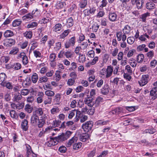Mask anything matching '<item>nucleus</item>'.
<instances>
[{
	"label": "nucleus",
	"mask_w": 157,
	"mask_h": 157,
	"mask_svg": "<svg viewBox=\"0 0 157 157\" xmlns=\"http://www.w3.org/2000/svg\"><path fill=\"white\" fill-rule=\"evenodd\" d=\"M72 132L67 131L65 133H62L60 135L56 137L58 142H62L67 139L71 135Z\"/></svg>",
	"instance_id": "obj_1"
},
{
	"label": "nucleus",
	"mask_w": 157,
	"mask_h": 157,
	"mask_svg": "<svg viewBox=\"0 0 157 157\" xmlns=\"http://www.w3.org/2000/svg\"><path fill=\"white\" fill-rule=\"evenodd\" d=\"M93 126L92 121H88L82 124V128L85 132H88L91 129Z\"/></svg>",
	"instance_id": "obj_2"
},
{
	"label": "nucleus",
	"mask_w": 157,
	"mask_h": 157,
	"mask_svg": "<svg viewBox=\"0 0 157 157\" xmlns=\"http://www.w3.org/2000/svg\"><path fill=\"white\" fill-rule=\"evenodd\" d=\"M157 98V86L153 88L150 91L149 98L154 100Z\"/></svg>",
	"instance_id": "obj_3"
},
{
	"label": "nucleus",
	"mask_w": 157,
	"mask_h": 157,
	"mask_svg": "<svg viewBox=\"0 0 157 157\" xmlns=\"http://www.w3.org/2000/svg\"><path fill=\"white\" fill-rule=\"evenodd\" d=\"M15 41L12 39H7L3 41V45L6 47H11L15 44Z\"/></svg>",
	"instance_id": "obj_4"
},
{
	"label": "nucleus",
	"mask_w": 157,
	"mask_h": 157,
	"mask_svg": "<svg viewBox=\"0 0 157 157\" xmlns=\"http://www.w3.org/2000/svg\"><path fill=\"white\" fill-rule=\"evenodd\" d=\"M93 98L90 97L89 96L87 95L84 100L85 103L87 104L88 106L92 107L94 105V101H93Z\"/></svg>",
	"instance_id": "obj_5"
},
{
	"label": "nucleus",
	"mask_w": 157,
	"mask_h": 157,
	"mask_svg": "<svg viewBox=\"0 0 157 157\" xmlns=\"http://www.w3.org/2000/svg\"><path fill=\"white\" fill-rule=\"evenodd\" d=\"M110 90V87L109 85L105 84L101 89V93L104 95H106L109 93Z\"/></svg>",
	"instance_id": "obj_6"
},
{
	"label": "nucleus",
	"mask_w": 157,
	"mask_h": 157,
	"mask_svg": "<svg viewBox=\"0 0 157 157\" xmlns=\"http://www.w3.org/2000/svg\"><path fill=\"white\" fill-rule=\"evenodd\" d=\"M39 119V117L37 115L33 113L31 118V123L33 125H36Z\"/></svg>",
	"instance_id": "obj_7"
},
{
	"label": "nucleus",
	"mask_w": 157,
	"mask_h": 157,
	"mask_svg": "<svg viewBox=\"0 0 157 157\" xmlns=\"http://www.w3.org/2000/svg\"><path fill=\"white\" fill-rule=\"evenodd\" d=\"M113 71V67L111 66H108L106 69V78L110 77L112 75Z\"/></svg>",
	"instance_id": "obj_8"
},
{
	"label": "nucleus",
	"mask_w": 157,
	"mask_h": 157,
	"mask_svg": "<svg viewBox=\"0 0 157 157\" xmlns=\"http://www.w3.org/2000/svg\"><path fill=\"white\" fill-rule=\"evenodd\" d=\"M117 15L115 13H110L109 14V19L112 22L116 21H117Z\"/></svg>",
	"instance_id": "obj_9"
},
{
	"label": "nucleus",
	"mask_w": 157,
	"mask_h": 157,
	"mask_svg": "<svg viewBox=\"0 0 157 157\" xmlns=\"http://www.w3.org/2000/svg\"><path fill=\"white\" fill-rule=\"evenodd\" d=\"M77 140L78 138L77 137H73L66 143V146L67 147H70L73 144L76 143Z\"/></svg>",
	"instance_id": "obj_10"
},
{
	"label": "nucleus",
	"mask_w": 157,
	"mask_h": 157,
	"mask_svg": "<svg viewBox=\"0 0 157 157\" xmlns=\"http://www.w3.org/2000/svg\"><path fill=\"white\" fill-rule=\"evenodd\" d=\"M139 84L140 86H143L147 83V75H143L141 80L139 81Z\"/></svg>",
	"instance_id": "obj_11"
},
{
	"label": "nucleus",
	"mask_w": 157,
	"mask_h": 157,
	"mask_svg": "<svg viewBox=\"0 0 157 157\" xmlns=\"http://www.w3.org/2000/svg\"><path fill=\"white\" fill-rule=\"evenodd\" d=\"M7 76L4 73H0V84L2 86H4V82L5 80L7 78Z\"/></svg>",
	"instance_id": "obj_12"
},
{
	"label": "nucleus",
	"mask_w": 157,
	"mask_h": 157,
	"mask_svg": "<svg viewBox=\"0 0 157 157\" xmlns=\"http://www.w3.org/2000/svg\"><path fill=\"white\" fill-rule=\"evenodd\" d=\"M89 137V135L86 133H82L80 137V141L83 142H85Z\"/></svg>",
	"instance_id": "obj_13"
},
{
	"label": "nucleus",
	"mask_w": 157,
	"mask_h": 157,
	"mask_svg": "<svg viewBox=\"0 0 157 157\" xmlns=\"http://www.w3.org/2000/svg\"><path fill=\"white\" fill-rule=\"evenodd\" d=\"M74 53L71 50H68L66 52H64V56L67 58H71L74 56Z\"/></svg>",
	"instance_id": "obj_14"
},
{
	"label": "nucleus",
	"mask_w": 157,
	"mask_h": 157,
	"mask_svg": "<svg viewBox=\"0 0 157 157\" xmlns=\"http://www.w3.org/2000/svg\"><path fill=\"white\" fill-rule=\"evenodd\" d=\"M123 110L121 107H118L115 109L110 112V114L117 115L120 114Z\"/></svg>",
	"instance_id": "obj_15"
},
{
	"label": "nucleus",
	"mask_w": 157,
	"mask_h": 157,
	"mask_svg": "<svg viewBox=\"0 0 157 157\" xmlns=\"http://www.w3.org/2000/svg\"><path fill=\"white\" fill-rule=\"evenodd\" d=\"M74 21L72 17H70L68 18L67 20L66 25L67 28H70L74 25Z\"/></svg>",
	"instance_id": "obj_16"
},
{
	"label": "nucleus",
	"mask_w": 157,
	"mask_h": 157,
	"mask_svg": "<svg viewBox=\"0 0 157 157\" xmlns=\"http://www.w3.org/2000/svg\"><path fill=\"white\" fill-rule=\"evenodd\" d=\"M21 127L25 131H26L28 128V121L26 119H24L22 122Z\"/></svg>",
	"instance_id": "obj_17"
},
{
	"label": "nucleus",
	"mask_w": 157,
	"mask_h": 157,
	"mask_svg": "<svg viewBox=\"0 0 157 157\" xmlns=\"http://www.w3.org/2000/svg\"><path fill=\"white\" fill-rule=\"evenodd\" d=\"M71 31L69 29L64 30L59 36L60 38L64 39L71 32Z\"/></svg>",
	"instance_id": "obj_18"
},
{
	"label": "nucleus",
	"mask_w": 157,
	"mask_h": 157,
	"mask_svg": "<svg viewBox=\"0 0 157 157\" xmlns=\"http://www.w3.org/2000/svg\"><path fill=\"white\" fill-rule=\"evenodd\" d=\"M75 113L76 114L75 117V122H77L80 119V116L81 115V112L78 110L74 109Z\"/></svg>",
	"instance_id": "obj_19"
},
{
	"label": "nucleus",
	"mask_w": 157,
	"mask_h": 157,
	"mask_svg": "<svg viewBox=\"0 0 157 157\" xmlns=\"http://www.w3.org/2000/svg\"><path fill=\"white\" fill-rule=\"evenodd\" d=\"M131 30V28L129 25H125L124 29H123V33L126 34H129Z\"/></svg>",
	"instance_id": "obj_20"
},
{
	"label": "nucleus",
	"mask_w": 157,
	"mask_h": 157,
	"mask_svg": "<svg viewBox=\"0 0 157 157\" xmlns=\"http://www.w3.org/2000/svg\"><path fill=\"white\" fill-rule=\"evenodd\" d=\"M62 25L60 23L56 24L53 28V31L57 32L60 31L62 29Z\"/></svg>",
	"instance_id": "obj_21"
},
{
	"label": "nucleus",
	"mask_w": 157,
	"mask_h": 157,
	"mask_svg": "<svg viewBox=\"0 0 157 157\" xmlns=\"http://www.w3.org/2000/svg\"><path fill=\"white\" fill-rule=\"evenodd\" d=\"M14 97L13 101H15L18 102L21 100L22 98L21 94L19 93H15L14 94Z\"/></svg>",
	"instance_id": "obj_22"
},
{
	"label": "nucleus",
	"mask_w": 157,
	"mask_h": 157,
	"mask_svg": "<svg viewBox=\"0 0 157 157\" xmlns=\"http://www.w3.org/2000/svg\"><path fill=\"white\" fill-rule=\"evenodd\" d=\"M14 35L13 32L10 30L6 31L4 34V36L6 37H10Z\"/></svg>",
	"instance_id": "obj_23"
},
{
	"label": "nucleus",
	"mask_w": 157,
	"mask_h": 157,
	"mask_svg": "<svg viewBox=\"0 0 157 157\" xmlns=\"http://www.w3.org/2000/svg\"><path fill=\"white\" fill-rule=\"evenodd\" d=\"M33 113L37 115V116H41L43 114V111L42 108H37L33 112Z\"/></svg>",
	"instance_id": "obj_24"
},
{
	"label": "nucleus",
	"mask_w": 157,
	"mask_h": 157,
	"mask_svg": "<svg viewBox=\"0 0 157 157\" xmlns=\"http://www.w3.org/2000/svg\"><path fill=\"white\" fill-rule=\"evenodd\" d=\"M87 4V0H82L79 4V7L82 9L84 8L86 6Z\"/></svg>",
	"instance_id": "obj_25"
},
{
	"label": "nucleus",
	"mask_w": 157,
	"mask_h": 157,
	"mask_svg": "<svg viewBox=\"0 0 157 157\" xmlns=\"http://www.w3.org/2000/svg\"><path fill=\"white\" fill-rule=\"evenodd\" d=\"M10 117L13 119H16L18 116L16 111L14 110H10L9 112Z\"/></svg>",
	"instance_id": "obj_26"
},
{
	"label": "nucleus",
	"mask_w": 157,
	"mask_h": 157,
	"mask_svg": "<svg viewBox=\"0 0 157 157\" xmlns=\"http://www.w3.org/2000/svg\"><path fill=\"white\" fill-rule=\"evenodd\" d=\"M25 110L28 113H31L33 110V107L29 104H26L25 108Z\"/></svg>",
	"instance_id": "obj_27"
},
{
	"label": "nucleus",
	"mask_w": 157,
	"mask_h": 157,
	"mask_svg": "<svg viewBox=\"0 0 157 157\" xmlns=\"http://www.w3.org/2000/svg\"><path fill=\"white\" fill-rule=\"evenodd\" d=\"M44 94L43 92H40L38 94V95L40 96L39 97H38L37 98V101L38 103H41L43 101V97L44 96Z\"/></svg>",
	"instance_id": "obj_28"
},
{
	"label": "nucleus",
	"mask_w": 157,
	"mask_h": 157,
	"mask_svg": "<svg viewBox=\"0 0 157 157\" xmlns=\"http://www.w3.org/2000/svg\"><path fill=\"white\" fill-rule=\"evenodd\" d=\"M48 80V78L45 76L40 77H39L38 82L39 83H45Z\"/></svg>",
	"instance_id": "obj_29"
},
{
	"label": "nucleus",
	"mask_w": 157,
	"mask_h": 157,
	"mask_svg": "<svg viewBox=\"0 0 157 157\" xmlns=\"http://www.w3.org/2000/svg\"><path fill=\"white\" fill-rule=\"evenodd\" d=\"M86 58L85 56L84 55L79 54V57L78 61L80 63H83L86 61Z\"/></svg>",
	"instance_id": "obj_30"
},
{
	"label": "nucleus",
	"mask_w": 157,
	"mask_h": 157,
	"mask_svg": "<svg viewBox=\"0 0 157 157\" xmlns=\"http://www.w3.org/2000/svg\"><path fill=\"white\" fill-rule=\"evenodd\" d=\"M146 45L144 44H142L139 45L137 47V49L138 51H141L144 50V49L145 52H147V48H145Z\"/></svg>",
	"instance_id": "obj_31"
},
{
	"label": "nucleus",
	"mask_w": 157,
	"mask_h": 157,
	"mask_svg": "<svg viewBox=\"0 0 157 157\" xmlns=\"http://www.w3.org/2000/svg\"><path fill=\"white\" fill-rule=\"evenodd\" d=\"M38 75L36 73H34L31 76L32 81L34 83H36L38 80Z\"/></svg>",
	"instance_id": "obj_32"
},
{
	"label": "nucleus",
	"mask_w": 157,
	"mask_h": 157,
	"mask_svg": "<svg viewBox=\"0 0 157 157\" xmlns=\"http://www.w3.org/2000/svg\"><path fill=\"white\" fill-rule=\"evenodd\" d=\"M52 128L48 127L45 128V130H42L41 131L39 134V136L41 137L45 133L47 132L50 130H52Z\"/></svg>",
	"instance_id": "obj_33"
},
{
	"label": "nucleus",
	"mask_w": 157,
	"mask_h": 157,
	"mask_svg": "<svg viewBox=\"0 0 157 157\" xmlns=\"http://www.w3.org/2000/svg\"><path fill=\"white\" fill-rule=\"evenodd\" d=\"M82 145V143L81 142L75 144L73 146V148L75 150H78L81 148Z\"/></svg>",
	"instance_id": "obj_34"
},
{
	"label": "nucleus",
	"mask_w": 157,
	"mask_h": 157,
	"mask_svg": "<svg viewBox=\"0 0 157 157\" xmlns=\"http://www.w3.org/2000/svg\"><path fill=\"white\" fill-rule=\"evenodd\" d=\"M33 17L32 15L31 14V13H29L23 16L22 18L23 20H27L28 21L32 19Z\"/></svg>",
	"instance_id": "obj_35"
},
{
	"label": "nucleus",
	"mask_w": 157,
	"mask_h": 157,
	"mask_svg": "<svg viewBox=\"0 0 157 157\" xmlns=\"http://www.w3.org/2000/svg\"><path fill=\"white\" fill-rule=\"evenodd\" d=\"M143 3L144 2L143 0H137L136 4L137 8L139 9L141 8Z\"/></svg>",
	"instance_id": "obj_36"
},
{
	"label": "nucleus",
	"mask_w": 157,
	"mask_h": 157,
	"mask_svg": "<svg viewBox=\"0 0 157 157\" xmlns=\"http://www.w3.org/2000/svg\"><path fill=\"white\" fill-rule=\"evenodd\" d=\"M33 54L36 58L40 59L42 57L41 53L38 50H35L34 51Z\"/></svg>",
	"instance_id": "obj_37"
},
{
	"label": "nucleus",
	"mask_w": 157,
	"mask_h": 157,
	"mask_svg": "<svg viewBox=\"0 0 157 157\" xmlns=\"http://www.w3.org/2000/svg\"><path fill=\"white\" fill-rule=\"evenodd\" d=\"M135 39L133 36H130L128 38L127 41L128 43L130 44H132L135 42Z\"/></svg>",
	"instance_id": "obj_38"
},
{
	"label": "nucleus",
	"mask_w": 157,
	"mask_h": 157,
	"mask_svg": "<svg viewBox=\"0 0 157 157\" xmlns=\"http://www.w3.org/2000/svg\"><path fill=\"white\" fill-rule=\"evenodd\" d=\"M4 86H2L3 87H6L9 89H12L13 86L12 83L9 82H4Z\"/></svg>",
	"instance_id": "obj_39"
},
{
	"label": "nucleus",
	"mask_w": 157,
	"mask_h": 157,
	"mask_svg": "<svg viewBox=\"0 0 157 157\" xmlns=\"http://www.w3.org/2000/svg\"><path fill=\"white\" fill-rule=\"evenodd\" d=\"M37 23L36 22L34 21L31 23H29L27 25L26 27L28 28H33L37 26Z\"/></svg>",
	"instance_id": "obj_40"
},
{
	"label": "nucleus",
	"mask_w": 157,
	"mask_h": 157,
	"mask_svg": "<svg viewBox=\"0 0 157 157\" xmlns=\"http://www.w3.org/2000/svg\"><path fill=\"white\" fill-rule=\"evenodd\" d=\"M144 58V56L143 54H139L137 56V60L138 63H141Z\"/></svg>",
	"instance_id": "obj_41"
},
{
	"label": "nucleus",
	"mask_w": 157,
	"mask_h": 157,
	"mask_svg": "<svg viewBox=\"0 0 157 157\" xmlns=\"http://www.w3.org/2000/svg\"><path fill=\"white\" fill-rule=\"evenodd\" d=\"M38 126L39 128H40L43 127L44 124H45V121L43 119H39L38 121Z\"/></svg>",
	"instance_id": "obj_42"
},
{
	"label": "nucleus",
	"mask_w": 157,
	"mask_h": 157,
	"mask_svg": "<svg viewBox=\"0 0 157 157\" xmlns=\"http://www.w3.org/2000/svg\"><path fill=\"white\" fill-rule=\"evenodd\" d=\"M27 152H26V157H29V155L31 153L33 152L32 150L31 147L29 145H28L26 146Z\"/></svg>",
	"instance_id": "obj_43"
},
{
	"label": "nucleus",
	"mask_w": 157,
	"mask_h": 157,
	"mask_svg": "<svg viewBox=\"0 0 157 157\" xmlns=\"http://www.w3.org/2000/svg\"><path fill=\"white\" fill-rule=\"evenodd\" d=\"M32 33L31 31H27L24 33V36L26 38L31 39L32 36Z\"/></svg>",
	"instance_id": "obj_44"
},
{
	"label": "nucleus",
	"mask_w": 157,
	"mask_h": 157,
	"mask_svg": "<svg viewBox=\"0 0 157 157\" xmlns=\"http://www.w3.org/2000/svg\"><path fill=\"white\" fill-rule=\"evenodd\" d=\"M21 65L18 63H14L13 66V68L15 70H18L21 68Z\"/></svg>",
	"instance_id": "obj_45"
},
{
	"label": "nucleus",
	"mask_w": 157,
	"mask_h": 157,
	"mask_svg": "<svg viewBox=\"0 0 157 157\" xmlns=\"http://www.w3.org/2000/svg\"><path fill=\"white\" fill-rule=\"evenodd\" d=\"M21 23V21L19 19L15 20L12 23V25L13 27H16L20 25Z\"/></svg>",
	"instance_id": "obj_46"
},
{
	"label": "nucleus",
	"mask_w": 157,
	"mask_h": 157,
	"mask_svg": "<svg viewBox=\"0 0 157 157\" xmlns=\"http://www.w3.org/2000/svg\"><path fill=\"white\" fill-rule=\"evenodd\" d=\"M18 51V48L17 47H15L10 51L9 54L11 55H16Z\"/></svg>",
	"instance_id": "obj_47"
},
{
	"label": "nucleus",
	"mask_w": 157,
	"mask_h": 157,
	"mask_svg": "<svg viewBox=\"0 0 157 157\" xmlns=\"http://www.w3.org/2000/svg\"><path fill=\"white\" fill-rule=\"evenodd\" d=\"M103 98L100 96L98 97L95 100V104L98 105L100 103L103 102Z\"/></svg>",
	"instance_id": "obj_48"
},
{
	"label": "nucleus",
	"mask_w": 157,
	"mask_h": 157,
	"mask_svg": "<svg viewBox=\"0 0 157 157\" xmlns=\"http://www.w3.org/2000/svg\"><path fill=\"white\" fill-rule=\"evenodd\" d=\"M46 95L48 96H53L55 95V93L54 91L51 90H46L45 92Z\"/></svg>",
	"instance_id": "obj_49"
},
{
	"label": "nucleus",
	"mask_w": 157,
	"mask_h": 157,
	"mask_svg": "<svg viewBox=\"0 0 157 157\" xmlns=\"http://www.w3.org/2000/svg\"><path fill=\"white\" fill-rule=\"evenodd\" d=\"M94 112V108L90 107L87 110V113L88 114L90 115H93Z\"/></svg>",
	"instance_id": "obj_50"
},
{
	"label": "nucleus",
	"mask_w": 157,
	"mask_h": 157,
	"mask_svg": "<svg viewBox=\"0 0 157 157\" xmlns=\"http://www.w3.org/2000/svg\"><path fill=\"white\" fill-rule=\"evenodd\" d=\"M67 150V149L65 146H62L59 147L58 150L60 153H64L66 152Z\"/></svg>",
	"instance_id": "obj_51"
},
{
	"label": "nucleus",
	"mask_w": 157,
	"mask_h": 157,
	"mask_svg": "<svg viewBox=\"0 0 157 157\" xmlns=\"http://www.w3.org/2000/svg\"><path fill=\"white\" fill-rule=\"evenodd\" d=\"M75 37L74 36L70 38L68 41L71 44V46H74L75 44Z\"/></svg>",
	"instance_id": "obj_52"
},
{
	"label": "nucleus",
	"mask_w": 157,
	"mask_h": 157,
	"mask_svg": "<svg viewBox=\"0 0 157 157\" xmlns=\"http://www.w3.org/2000/svg\"><path fill=\"white\" fill-rule=\"evenodd\" d=\"M22 62L23 64L24 65H27L28 63V57L25 55L24 57H23L22 59Z\"/></svg>",
	"instance_id": "obj_53"
},
{
	"label": "nucleus",
	"mask_w": 157,
	"mask_h": 157,
	"mask_svg": "<svg viewBox=\"0 0 157 157\" xmlns=\"http://www.w3.org/2000/svg\"><path fill=\"white\" fill-rule=\"evenodd\" d=\"M56 56L54 53H52L49 56V60L51 62H54L55 60Z\"/></svg>",
	"instance_id": "obj_54"
},
{
	"label": "nucleus",
	"mask_w": 157,
	"mask_h": 157,
	"mask_svg": "<svg viewBox=\"0 0 157 157\" xmlns=\"http://www.w3.org/2000/svg\"><path fill=\"white\" fill-rule=\"evenodd\" d=\"M29 91L27 89H24L21 90V95H26L28 94Z\"/></svg>",
	"instance_id": "obj_55"
},
{
	"label": "nucleus",
	"mask_w": 157,
	"mask_h": 157,
	"mask_svg": "<svg viewBox=\"0 0 157 157\" xmlns=\"http://www.w3.org/2000/svg\"><path fill=\"white\" fill-rule=\"evenodd\" d=\"M125 69L127 70L128 73L131 74H132V69L129 65H127L126 66Z\"/></svg>",
	"instance_id": "obj_56"
},
{
	"label": "nucleus",
	"mask_w": 157,
	"mask_h": 157,
	"mask_svg": "<svg viewBox=\"0 0 157 157\" xmlns=\"http://www.w3.org/2000/svg\"><path fill=\"white\" fill-rule=\"evenodd\" d=\"M53 126L55 127H59L60 126V124L61 123V121L59 120H55L53 121Z\"/></svg>",
	"instance_id": "obj_57"
},
{
	"label": "nucleus",
	"mask_w": 157,
	"mask_h": 157,
	"mask_svg": "<svg viewBox=\"0 0 157 157\" xmlns=\"http://www.w3.org/2000/svg\"><path fill=\"white\" fill-rule=\"evenodd\" d=\"M43 87L44 89L45 90H47L48 89L51 90L52 89V86L49 83H47L45 85H43Z\"/></svg>",
	"instance_id": "obj_58"
},
{
	"label": "nucleus",
	"mask_w": 157,
	"mask_h": 157,
	"mask_svg": "<svg viewBox=\"0 0 157 157\" xmlns=\"http://www.w3.org/2000/svg\"><path fill=\"white\" fill-rule=\"evenodd\" d=\"M155 5L152 2H148V9H152L155 7Z\"/></svg>",
	"instance_id": "obj_59"
},
{
	"label": "nucleus",
	"mask_w": 157,
	"mask_h": 157,
	"mask_svg": "<svg viewBox=\"0 0 157 157\" xmlns=\"http://www.w3.org/2000/svg\"><path fill=\"white\" fill-rule=\"evenodd\" d=\"M51 112L52 114H54L59 112V109L58 108H53L51 110Z\"/></svg>",
	"instance_id": "obj_60"
},
{
	"label": "nucleus",
	"mask_w": 157,
	"mask_h": 157,
	"mask_svg": "<svg viewBox=\"0 0 157 157\" xmlns=\"http://www.w3.org/2000/svg\"><path fill=\"white\" fill-rule=\"evenodd\" d=\"M24 103H18L16 105V109L18 110H20L22 109L24 107Z\"/></svg>",
	"instance_id": "obj_61"
},
{
	"label": "nucleus",
	"mask_w": 157,
	"mask_h": 157,
	"mask_svg": "<svg viewBox=\"0 0 157 157\" xmlns=\"http://www.w3.org/2000/svg\"><path fill=\"white\" fill-rule=\"evenodd\" d=\"M124 78L128 81H130L132 79L131 76L127 73H124Z\"/></svg>",
	"instance_id": "obj_62"
},
{
	"label": "nucleus",
	"mask_w": 157,
	"mask_h": 157,
	"mask_svg": "<svg viewBox=\"0 0 157 157\" xmlns=\"http://www.w3.org/2000/svg\"><path fill=\"white\" fill-rule=\"evenodd\" d=\"M96 153L95 149H94L87 154L88 157H93Z\"/></svg>",
	"instance_id": "obj_63"
},
{
	"label": "nucleus",
	"mask_w": 157,
	"mask_h": 157,
	"mask_svg": "<svg viewBox=\"0 0 157 157\" xmlns=\"http://www.w3.org/2000/svg\"><path fill=\"white\" fill-rule=\"evenodd\" d=\"M75 82V79L73 78H70L68 80L67 83L68 85L71 86Z\"/></svg>",
	"instance_id": "obj_64"
}]
</instances>
